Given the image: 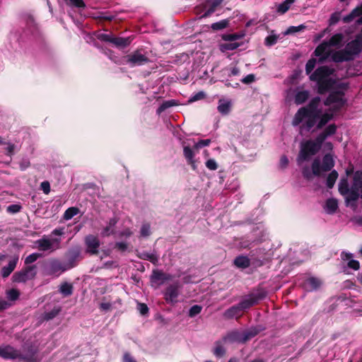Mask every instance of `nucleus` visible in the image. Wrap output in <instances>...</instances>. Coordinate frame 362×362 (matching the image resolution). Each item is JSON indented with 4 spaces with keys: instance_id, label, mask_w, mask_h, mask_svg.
<instances>
[{
    "instance_id": "24",
    "label": "nucleus",
    "mask_w": 362,
    "mask_h": 362,
    "mask_svg": "<svg viewBox=\"0 0 362 362\" xmlns=\"http://www.w3.org/2000/svg\"><path fill=\"white\" fill-rule=\"evenodd\" d=\"M183 153L189 164L192 165L193 169L196 168L195 160L194 159V153L193 150L189 146H184Z\"/></svg>"
},
{
    "instance_id": "11",
    "label": "nucleus",
    "mask_w": 362,
    "mask_h": 362,
    "mask_svg": "<svg viewBox=\"0 0 362 362\" xmlns=\"http://www.w3.org/2000/svg\"><path fill=\"white\" fill-rule=\"evenodd\" d=\"M0 356L5 359H18L21 353L11 346H0Z\"/></svg>"
},
{
    "instance_id": "50",
    "label": "nucleus",
    "mask_w": 362,
    "mask_h": 362,
    "mask_svg": "<svg viewBox=\"0 0 362 362\" xmlns=\"http://www.w3.org/2000/svg\"><path fill=\"white\" fill-rule=\"evenodd\" d=\"M204 97H205V93H204V92H203V91H200V92H199V93H196V94H194V95H192V96L189 98V101L190 103H192V102H195V101H197V100H202V99L204 98Z\"/></svg>"
},
{
    "instance_id": "10",
    "label": "nucleus",
    "mask_w": 362,
    "mask_h": 362,
    "mask_svg": "<svg viewBox=\"0 0 362 362\" xmlns=\"http://www.w3.org/2000/svg\"><path fill=\"white\" fill-rule=\"evenodd\" d=\"M148 61L147 57L139 51H135L122 59L123 64H129L131 66H141L147 63Z\"/></svg>"
},
{
    "instance_id": "26",
    "label": "nucleus",
    "mask_w": 362,
    "mask_h": 362,
    "mask_svg": "<svg viewBox=\"0 0 362 362\" xmlns=\"http://www.w3.org/2000/svg\"><path fill=\"white\" fill-rule=\"evenodd\" d=\"M178 105H179V103L175 100H165V101L163 102L162 104L160 105V107L158 108V110L156 111L157 114L160 115L165 110H167L170 107H174V106H177Z\"/></svg>"
},
{
    "instance_id": "29",
    "label": "nucleus",
    "mask_w": 362,
    "mask_h": 362,
    "mask_svg": "<svg viewBox=\"0 0 362 362\" xmlns=\"http://www.w3.org/2000/svg\"><path fill=\"white\" fill-rule=\"evenodd\" d=\"M338 208L337 201L334 199H329L325 204V209L328 214H333Z\"/></svg>"
},
{
    "instance_id": "57",
    "label": "nucleus",
    "mask_w": 362,
    "mask_h": 362,
    "mask_svg": "<svg viewBox=\"0 0 362 362\" xmlns=\"http://www.w3.org/2000/svg\"><path fill=\"white\" fill-rule=\"evenodd\" d=\"M41 189L46 194H49L50 191L49 183L47 181L42 182L41 183Z\"/></svg>"
},
{
    "instance_id": "37",
    "label": "nucleus",
    "mask_w": 362,
    "mask_h": 362,
    "mask_svg": "<svg viewBox=\"0 0 362 362\" xmlns=\"http://www.w3.org/2000/svg\"><path fill=\"white\" fill-rule=\"evenodd\" d=\"M79 213V209L76 207H70L67 209L64 214V218L66 221L71 219L74 216Z\"/></svg>"
},
{
    "instance_id": "31",
    "label": "nucleus",
    "mask_w": 362,
    "mask_h": 362,
    "mask_svg": "<svg viewBox=\"0 0 362 362\" xmlns=\"http://www.w3.org/2000/svg\"><path fill=\"white\" fill-rule=\"evenodd\" d=\"M347 74L350 76L362 74V62H358L352 66L349 67Z\"/></svg>"
},
{
    "instance_id": "36",
    "label": "nucleus",
    "mask_w": 362,
    "mask_h": 362,
    "mask_svg": "<svg viewBox=\"0 0 362 362\" xmlns=\"http://www.w3.org/2000/svg\"><path fill=\"white\" fill-rule=\"evenodd\" d=\"M116 224L115 219H110L108 225L103 229L101 234L103 236H108L114 233V227Z\"/></svg>"
},
{
    "instance_id": "34",
    "label": "nucleus",
    "mask_w": 362,
    "mask_h": 362,
    "mask_svg": "<svg viewBox=\"0 0 362 362\" xmlns=\"http://www.w3.org/2000/svg\"><path fill=\"white\" fill-rule=\"evenodd\" d=\"M59 291L64 296H69L73 293V286L69 283L64 282L60 285Z\"/></svg>"
},
{
    "instance_id": "16",
    "label": "nucleus",
    "mask_w": 362,
    "mask_h": 362,
    "mask_svg": "<svg viewBox=\"0 0 362 362\" xmlns=\"http://www.w3.org/2000/svg\"><path fill=\"white\" fill-rule=\"evenodd\" d=\"M18 255H14L9 260L8 264L1 269V275L3 278L8 277L14 271L18 262Z\"/></svg>"
},
{
    "instance_id": "32",
    "label": "nucleus",
    "mask_w": 362,
    "mask_h": 362,
    "mask_svg": "<svg viewBox=\"0 0 362 362\" xmlns=\"http://www.w3.org/2000/svg\"><path fill=\"white\" fill-rule=\"evenodd\" d=\"M234 264L237 267L244 269L250 265V259L246 256H239L234 259Z\"/></svg>"
},
{
    "instance_id": "53",
    "label": "nucleus",
    "mask_w": 362,
    "mask_h": 362,
    "mask_svg": "<svg viewBox=\"0 0 362 362\" xmlns=\"http://www.w3.org/2000/svg\"><path fill=\"white\" fill-rule=\"evenodd\" d=\"M255 75L254 74H248L245 77L241 79V81L243 83L249 84L252 83L255 81Z\"/></svg>"
},
{
    "instance_id": "45",
    "label": "nucleus",
    "mask_w": 362,
    "mask_h": 362,
    "mask_svg": "<svg viewBox=\"0 0 362 362\" xmlns=\"http://www.w3.org/2000/svg\"><path fill=\"white\" fill-rule=\"evenodd\" d=\"M202 311V307L198 305H194L189 310V316L193 317L199 314Z\"/></svg>"
},
{
    "instance_id": "59",
    "label": "nucleus",
    "mask_w": 362,
    "mask_h": 362,
    "mask_svg": "<svg viewBox=\"0 0 362 362\" xmlns=\"http://www.w3.org/2000/svg\"><path fill=\"white\" fill-rule=\"evenodd\" d=\"M115 246L119 250H120L122 252L125 251L128 247L127 244L126 243H123V242L116 243Z\"/></svg>"
},
{
    "instance_id": "30",
    "label": "nucleus",
    "mask_w": 362,
    "mask_h": 362,
    "mask_svg": "<svg viewBox=\"0 0 362 362\" xmlns=\"http://www.w3.org/2000/svg\"><path fill=\"white\" fill-rule=\"evenodd\" d=\"M240 46V44L237 42L227 41L220 45V49L221 52H225L229 50H234Z\"/></svg>"
},
{
    "instance_id": "28",
    "label": "nucleus",
    "mask_w": 362,
    "mask_h": 362,
    "mask_svg": "<svg viewBox=\"0 0 362 362\" xmlns=\"http://www.w3.org/2000/svg\"><path fill=\"white\" fill-rule=\"evenodd\" d=\"M139 257L141 259L148 260L154 264H156L158 260V256L155 252H142Z\"/></svg>"
},
{
    "instance_id": "21",
    "label": "nucleus",
    "mask_w": 362,
    "mask_h": 362,
    "mask_svg": "<svg viewBox=\"0 0 362 362\" xmlns=\"http://www.w3.org/2000/svg\"><path fill=\"white\" fill-rule=\"evenodd\" d=\"M171 279V275L158 270H154L151 276L152 281L154 282H159L160 284H162L165 281L170 280Z\"/></svg>"
},
{
    "instance_id": "60",
    "label": "nucleus",
    "mask_w": 362,
    "mask_h": 362,
    "mask_svg": "<svg viewBox=\"0 0 362 362\" xmlns=\"http://www.w3.org/2000/svg\"><path fill=\"white\" fill-rule=\"evenodd\" d=\"M124 362H136V360L129 354L125 353L123 356Z\"/></svg>"
},
{
    "instance_id": "17",
    "label": "nucleus",
    "mask_w": 362,
    "mask_h": 362,
    "mask_svg": "<svg viewBox=\"0 0 362 362\" xmlns=\"http://www.w3.org/2000/svg\"><path fill=\"white\" fill-rule=\"evenodd\" d=\"M232 101L229 99L221 98L218 100L217 110L223 115H228L231 110Z\"/></svg>"
},
{
    "instance_id": "8",
    "label": "nucleus",
    "mask_w": 362,
    "mask_h": 362,
    "mask_svg": "<svg viewBox=\"0 0 362 362\" xmlns=\"http://www.w3.org/2000/svg\"><path fill=\"white\" fill-rule=\"evenodd\" d=\"M37 248L42 252H53L60 247L61 238L43 237L35 241Z\"/></svg>"
},
{
    "instance_id": "55",
    "label": "nucleus",
    "mask_w": 362,
    "mask_h": 362,
    "mask_svg": "<svg viewBox=\"0 0 362 362\" xmlns=\"http://www.w3.org/2000/svg\"><path fill=\"white\" fill-rule=\"evenodd\" d=\"M11 303L4 299H0V311L8 308Z\"/></svg>"
},
{
    "instance_id": "49",
    "label": "nucleus",
    "mask_w": 362,
    "mask_h": 362,
    "mask_svg": "<svg viewBox=\"0 0 362 362\" xmlns=\"http://www.w3.org/2000/svg\"><path fill=\"white\" fill-rule=\"evenodd\" d=\"M150 226L147 223L142 225L141 228V235L143 237H147L150 235Z\"/></svg>"
},
{
    "instance_id": "18",
    "label": "nucleus",
    "mask_w": 362,
    "mask_h": 362,
    "mask_svg": "<svg viewBox=\"0 0 362 362\" xmlns=\"http://www.w3.org/2000/svg\"><path fill=\"white\" fill-rule=\"evenodd\" d=\"M341 258L343 261H347V265L349 268L354 270H358L360 267V264L357 260L353 259V255L350 252H342L341 253Z\"/></svg>"
},
{
    "instance_id": "33",
    "label": "nucleus",
    "mask_w": 362,
    "mask_h": 362,
    "mask_svg": "<svg viewBox=\"0 0 362 362\" xmlns=\"http://www.w3.org/2000/svg\"><path fill=\"white\" fill-rule=\"evenodd\" d=\"M19 360H25L28 362H39L36 356V351L30 349L25 355L21 354Z\"/></svg>"
},
{
    "instance_id": "7",
    "label": "nucleus",
    "mask_w": 362,
    "mask_h": 362,
    "mask_svg": "<svg viewBox=\"0 0 362 362\" xmlns=\"http://www.w3.org/2000/svg\"><path fill=\"white\" fill-rule=\"evenodd\" d=\"M37 274L36 265H28L23 267L12 276V281L14 283H25L28 281L35 279Z\"/></svg>"
},
{
    "instance_id": "25",
    "label": "nucleus",
    "mask_w": 362,
    "mask_h": 362,
    "mask_svg": "<svg viewBox=\"0 0 362 362\" xmlns=\"http://www.w3.org/2000/svg\"><path fill=\"white\" fill-rule=\"evenodd\" d=\"M226 344L227 343H224L223 341V339L221 340L217 341L215 343V346L214 349V354L217 357H222L226 353L224 344Z\"/></svg>"
},
{
    "instance_id": "58",
    "label": "nucleus",
    "mask_w": 362,
    "mask_h": 362,
    "mask_svg": "<svg viewBox=\"0 0 362 362\" xmlns=\"http://www.w3.org/2000/svg\"><path fill=\"white\" fill-rule=\"evenodd\" d=\"M98 38L103 41L111 42L112 35L110 34H100L99 35Z\"/></svg>"
},
{
    "instance_id": "13",
    "label": "nucleus",
    "mask_w": 362,
    "mask_h": 362,
    "mask_svg": "<svg viewBox=\"0 0 362 362\" xmlns=\"http://www.w3.org/2000/svg\"><path fill=\"white\" fill-rule=\"evenodd\" d=\"M223 0H206L204 8L205 13L200 18H206L216 11L221 6Z\"/></svg>"
},
{
    "instance_id": "27",
    "label": "nucleus",
    "mask_w": 362,
    "mask_h": 362,
    "mask_svg": "<svg viewBox=\"0 0 362 362\" xmlns=\"http://www.w3.org/2000/svg\"><path fill=\"white\" fill-rule=\"evenodd\" d=\"M241 312L240 308L238 305H234L231 307L230 308L228 309L225 313L224 316L227 318H233V317H238L241 315Z\"/></svg>"
},
{
    "instance_id": "41",
    "label": "nucleus",
    "mask_w": 362,
    "mask_h": 362,
    "mask_svg": "<svg viewBox=\"0 0 362 362\" xmlns=\"http://www.w3.org/2000/svg\"><path fill=\"white\" fill-rule=\"evenodd\" d=\"M41 254L40 253H37V252H34V253H32L30 254V255H28L25 259V264H30L32 263H33L34 262H35L38 258L41 257Z\"/></svg>"
},
{
    "instance_id": "61",
    "label": "nucleus",
    "mask_w": 362,
    "mask_h": 362,
    "mask_svg": "<svg viewBox=\"0 0 362 362\" xmlns=\"http://www.w3.org/2000/svg\"><path fill=\"white\" fill-rule=\"evenodd\" d=\"M339 20V16L337 13H334L332 15L329 19V24L334 25L336 24Z\"/></svg>"
},
{
    "instance_id": "22",
    "label": "nucleus",
    "mask_w": 362,
    "mask_h": 362,
    "mask_svg": "<svg viewBox=\"0 0 362 362\" xmlns=\"http://www.w3.org/2000/svg\"><path fill=\"white\" fill-rule=\"evenodd\" d=\"M257 301L258 298L255 296L250 295L244 298L238 305L240 310L243 311L255 305Z\"/></svg>"
},
{
    "instance_id": "52",
    "label": "nucleus",
    "mask_w": 362,
    "mask_h": 362,
    "mask_svg": "<svg viewBox=\"0 0 362 362\" xmlns=\"http://www.w3.org/2000/svg\"><path fill=\"white\" fill-rule=\"evenodd\" d=\"M21 209V206L18 204H11L7 207V211L12 214H15L20 211Z\"/></svg>"
},
{
    "instance_id": "44",
    "label": "nucleus",
    "mask_w": 362,
    "mask_h": 362,
    "mask_svg": "<svg viewBox=\"0 0 362 362\" xmlns=\"http://www.w3.org/2000/svg\"><path fill=\"white\" fill-rule=\"evenodd\" d=\"M68 5L76 6L78 8H83L85 6V4L83 0H64Z\"/></svg>"
},
{
    "instance_id": "56",
    "label": "nucleus",
    "mask_w": 362,
    "mask_h": 362,
    "mask_svg": "<svg viewBox=\"0 0 362 362\" xmlns=\"http://www.w3.org/2000/svg\"><path fill=\"white\" fill-rule=\"evenodd\" d=\"M138 310H139L141 315H146L148 311L147 305L144 303H139Z\"/></svg>"
},
{
    "instance_id": "40",
    "label": "nucleus",
    "mask_w": 362,
    "mask_h": 362,
    "mask_svg": "<svg viewBox=\"0 0 362 362\" xmlns=\"http://www.w3.org/2000/svg\"><path fill=\"white\" fill-rule=\"evenodd\" d=\"M80 250L78 248L71 250L69 252V259L67 262H72L75 265V261H76L80 257Z\"/></svg>"
},
{
    "instance_id": "4",
    "label": "nucleus",
    "mask_w": 362,
    "mask_h": 362,
    "mask_svg": "<svg viewBox=\"0 0 362 362\" xmlns=\"http://www.w3.org/2000/svg\"><path fill=\"white\" fill-rule=\"evenodd\" d=\"M334 165L333 156L327 153L322 158V163H320L319 158H315L312 163V169L305 168L303 170V175L307 179H310L313 175L319 176L322 173L329 171Z\"/></svg>"
},
{
    "instance_id": "62",
    "label": "nucleus",
    "mask_w": 362,
    "mask_h": 362,
    "mask_svg": "<svg viewBox=\"0 0 362 362\" xmlns=\"http://www.w3.org/2000/svg\"><path fill=\"white\" fill-rule=\"evenodd\" d=\"M288 163V159L287 158V157L285 156H281V158L280 159L281 167L285 168L287 166Z\"/></svg>"
},
{
    "instance_id": "5",
    "label": "nucleus",
    "mask_w": 362,
    "mask_h": 362,
    "mask_svg": "<svg viewBox=\"0 0 362 362\" xmlns=\"http://www.w3.org/2000/svg\"><path fill=\"white\" fill-rule=\"evenodd\" d=\"M344 35L341 33L334 34L327 41L319 45L315 50V56L320 57L321 61L331 59L332 55L336 51L332 50V47L340 46L343 42Z\"/></svg>"
},
{
    "instance_id": "51",
    "label": "nucleus",
    "mask_w": 362,
    "mask_h": 362,
    "mask_svg": "<svg viewBox=\"0 0 362 362\" xmlns=\"http://www.w3.org/2000/svg\"><path fill=\"white\" fill-rule=\"evenodd\" d=\"M4 144L6 145V154L10 156H12L14 153L16 146L9 142H8V143L5 142Z\"/></svg>"
},
{
    "instance_id": "42",
    "label": "nucleus",
    "mask_w": 362,
    "mask_h": 362,
    "mask_svg": "<svg viewBox=\"0 0 362 362\" xmlns=\"http://www.w3.org/2000/svg\"><path fill=\"white\" fill-rule=\"evenodd\" d=\"M316 65V59L314 58H312L308 60V62L306 63L305 65V71L307 74H310Z\"/></svg>"
},
{
    "instance_id": "20",
    "label": "nucleus",
    "mask_w": 362,
    "mask_h": 362,
    "mask_svg": "<svg viewBox=\"0 0 362 362\" xmlns=\"http://www.w3.org/2000/svg\"><path fill=\"white\" fill-rule=\"evenodd\" d=\"M310 92L307 90L298 88L295 91L294 101L297 105L304 103L309 98Z\"/></svg>"
},
{
    "instance_id": "19",
    "label": "nucleus",
    "mask_w": 362,
    "mask_h": 362,
    "mask_svg": "<svg viewBox=\"0 0 362 362\" xmlns=\"http://www.w3.org/2000/svg\"><path fill=\"white\" fill-rule=\"evenodd\" d=\"M322 284L321 281L315 277H310L304 282L303 287L308 291L317 289Z\"/></svg>"
},
{
    "instance_id": "14",
    "label": "nucleus",
    "mask_w": 362,
    "mask_h": 362,
    "mask_svg": "<svg viewBox=\"0 0 362 362\" xmlns=\"http://www.w3.org/2000/svg\"><path fill=\"white\" fill-rule=\"evenodd\" d=\"M360 17L356 23L358 24H362V4L358 6L356 8L352 10V11L343 17L342 21L345 23L351 22L355 18Z\"/></svg>"
},
{
    "instance_id": "38",
    "label": "nucleus",
    "mask_w": 362,
    "mask_h": 362,
    "mask_svg": "<svg viewBox=\"0 0 362 362\" xmlns=\"http://www.w3.org/2000/svg\"><path fill=\"white\" fill-rule=\"evenodd\" d=\"M6 297L10 301H16L20 296V292L16 288H11L6 292Z\"/></svg>"
},
{
    "instance_id": "48",
    "label": "nucleus",
    "mask_w": 362,
    "mask_h": 362,
    "mask_svg": "<svg viewBox=\"0 0 362 362\" xmlns=\"http://www.w3.org/2000/svg\"><path fill=\"white\" fill-rule=\"evenodd\" d=\"M206 167L211 170H216L218 168V164L214 159H209L206 162Z\"/></svg>"
},
{
    "instance_id": "1",
    "label": "nucleus",
    "mask_w": 362,
    "mask_h": 362,
    "mask_svg": "<svg viewBox=\"0 0 362 362\" xmlns=\"http://www.w3.org/2000/svg\"><path fill=\"white\" fill-rule=\"evenodd\" d=\"M334 70L327 66L317 69L310 76L311 81L317 82L318 91L322 93L330 90L327 100L322 103L319 97L314 98L306 107H300L292 121L293 126L300 125V131L320 129L333 117L335 110L341 107L346 102L344 93L348 85L332 78Z\"/></svg>"
},
{
    "instance_id": "46",
    "label": "nucleus",
    "mask_w": 362,
    "mask_h": 362,
    "mask_svg": "<svg viewBox=\"0 0 362 362\" xmlns=\"http://www.w3.org/2000/svg\"><path fill=\"white\" fill-rule=\"evenodd\" d=\"M243 37V35L238 34H228L223 36V40L225 41H233L235 42L237 40L240 39Z\"/></svg>"
},
{
    "instance_id": "15",
    "label": "nucleus",
    "mask_w": 362,
    "mask_h": 362,
    "mask_svg": "<svg viewBox=\"0 0 362 362\" xmlns=\"http://www.w3.org/2000/svg\"><path fill=\"white\" fill-rule=\"evenodd\" d=\"M179 295V286L177 284H173L169 286L165 292V298L166 301L171 303L177 302V298Z\"/></svg>"
},
{
    "instance_id": "2",
    "label": "nucleus",
    "mask_w": 362,
    "mask_h": 362,
    "mask_svg": "<svg viewBox=\"0 0 362 362\" xmlns=\"http://www.w3.org/2000/svg\"><path fill=\"white\" fill-rule=\"evenodd\" d=\"M337 126L335 124L328 125L314 140H308L303 143L298 157L299 165L303 161L308 160L313 156L316 154L320 149L322 144L328 137L335 134Z\"/></svg>"
},
{
    "instance_id": "54",
    "label": "nucleus",
    "mask_w": 362,
    "mask_h": 362,
    "mask_svg": "<svg viewBox=\"0 0 362 362\" xmlns=\"http://www.w3.org/2000/svg\"><path fill=\"white\" fill-rule=\"evenodd\" d=\"M289 7L290 6H288V4H286V2H283L282 4L279 5L277 11L281 13H284L288 10Z\"/></svg>"
},
{
    "instance_id": "23",
    "label": "nucleus",
    "mask_w": 362,
    "mask_h": 362,
    "mask_svg": "<svg viewBox=\"0 0 362 362\" xmlns=\"http://www.w3.org/2000/svg\"><path fill=\"white\" fill-rule=\"evenodd\" d=\"M130 37H117L112 36V42L117 47L124 48L131 43Z\"/></svg>"
},
{
    "instance_id": "9",
    "label": "nucleus",
    "mask_w": 362,
    "mask_h": 362,
    "mask_svg": "<svg viewBox=\"0 0 362 362\" xmlns=\"http://www.w3.org/2000/svg\"><path fill=\"white\" fill-rule=\"evenodd\" d=\"M255 334L251 332L242 333L238 331H232L223 337V341L227 344L244 343L253 337Z\"/></svg>"
},
{
    "instance_id": "43",
    "label": "nucleus",
    "mask_w": 362,
    "mask_h": 362,
    "mask_svg": "<svg viewBox=\"0 0 362 362\" xmlns=\"http://www.w3.org/2000/svg\"><path fill=\"white\" fill-rule=\"evenodd\" d=\"M278 37L275 35H270L265 38L264 43L267 46L270 47L274 45L277 42Z\"/></svg>"
},
{
    "instance_id": "35",
    "label": "nucleus",
    "mask_w": 362,
    "mask_h": 362,
    "mask_svg": "<svg viewBox=\"0 0 362 362\" xmlns=\"http://www.w3.org/2000/svg\"><path fill=\"white\" fill-rule=\"evenodd\" d=\"M338 177V173L336 170H332L327 176L326 185L328 188H332Z\"/></svg>"
},
{
    "instance_id": "63",
    "label": "nucleus",
    "mask_w": 362,
    "mask_h": 362,
    "mask_svg": "<svg viewBox=\"0 0 362 362\" xmlns=\"http://www.w3.org/2000/svg\"><path fill=\"white\" fill-rule=\"evenodd\" d=\"M52 234L54 235H62L64 234V228H55L52 232Z\"/></svg>"
},
{
    "instance_id": "6",
    "label": "nucleus",
    "mask_w": 362,
    "mask_h": 362,
    "mask_svg": "<svg viewBox=\"0 0 362 362\" xmlns=\"http://www.w3.org/2000/svg\"><path fill=\"white\" fill-rule=\"evenodd\" d=\"M75 267V264L69 261L62 262L59 259H52L45 266L44 273L47 276H53L58 277L63 272Z\"/></svg>"
},
{
    "instance_id": "12",
    "label": "nucleus",
    "mask_w": 362,
    "mask_h": 362,
    "mask_svg": "<svg viewBox=\"0 0 362 362\" xmlns=\"http://www.w3.org/2000/svg\"><path fill=\"white\" fill-rule=\"evenodd\" d=\"M85 243L88 253L91 255H95L98 253V247H100V241L97 237L92 235L86 236Z\"/></svg>"
},
{
    "instance_id": "47",
    "label": "nucleus",
    "mask_w": 362,
    "mask_h": 362,
    "mask_svg": "<svg viewBox=\"0 0 362 362\" xmlns=\"http://www.w3.org/2000/svg\"><path fill=\"white\" fill-rule=\"evenodd\" d=\"M211 144L210 139L200 140L194 145V149H199L200 148L207 146Z\"/></svg>"
},
{
    "instance_id": "64",
    "label": "nucleus",
    "mask_w": 362,
    "mask_h": 362,
    "mask_svg": "<svg viewBox=\"0 0 362 362\" xmlns=\"http://www.w3.org/2000/svg\"><path fill=\"white\" fill-rule=\"evenodd\" d=\"M240 69L238 67L234 66L230 69V73L229 74V76H238L240 74Z\"/></svg>"
},
{
    "instance_id": "39",
    "label": "nucleus",
    "mask_w": 362,
    "mask_h": 362,
    "mask_svg": "<svg viewBox=\"0 0 362 362\" xmlns=\"http://www.w3.org/2000/svg\"><path fill=\"white\" fill-rule=\"evenodd\" d=\"M229 21L224 19L218 22L212 23L211 28L214 30H220L226 28L228 25Z\"/></svg>"
},
{
    "instance_id": "3",
    "label": "nucleus",
    "mask_w": 362,
    "mask_h": 362,
    "mask_svg": "<svg viewBox=\"0 0 362 362\" xmlns=\"http://www.w3.org/2000/svg\"><path fill=\"white\" fill-rule=\"evenodd\" d=\"M339 191L342 195L346 196V199L355 201L361 195L362 198V173L357 171L354 177L351 188L346 179L341 180L339 184Z\"/></svg>"
}]
</instances>
